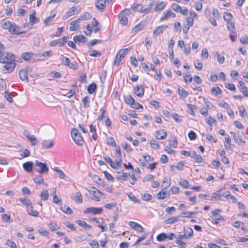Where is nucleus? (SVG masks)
I'll list each match as a JSON object with an SVG mask.
<instances>
[{"mask_svg":"<svg viewBox=\"0 0 248 248\" xmlns=\"http://www.w3.org/2000/svg\"><path fill=\"white\" fill-rule=\"evenodd\" d=\"M71 135L72 139L76 144L81 146L83 144L84 140L80 133L76 128H73L71 131Z\"/></svg>","mask_w":248,"mask_h":248,"instance_id":"1","label":"nucleus"},{"mask_svg":"<svg viewBox=\"0 0 248 248\" xmlns=\"http://www.w3.org/2000/svg\"><path fill=\"white\" fill-rule=\"evenodd\" d=\"M221 212V210L219 209H215L211 212L212 220L216 224H217L219 221H224L225 220L224 217L220 214Z\"/></svg>","mask_w":248,"mask_h":248,"instance_id":"2","label":"nucleus"},{"mask_svg":"<svg viewBox=\"0 0 248 248\" xmlns=\"http://www.w3.org/2000/svg\"><path fill=\"white\" fill-rule=\"evenodd\" d=\"M35 165L38 168L36 170L40 174L47 173L49 171V168L46 163H42L38 160H36Z\"/></svg>","mask_w":248,"mask_h":248,"instance_id":"3","label":"nucleus"},{"mask_svg":"<svg viewBox=\"0 0 248 248\" xmlns=\"http://www.w3.org/2000/svg\"><path fill=\"white\" fill-rule=\"evenodd\" d=\"M68 39V37L64 36L62 38L56 39L51 41L49 43V46H58L60 47L63 46L67 42Z\"/></svg>","mask_w":248,"mask_h":248,"instance_id":"4","label":"nucleus"},{"mask_svg":"<svg viewBox=\"0 0 248 248\" xmlns=\"http://www.w3.org/2000/svg\"><path fill=\"white\" fill-rule=\"evenodd\" d=\"M16 65V63L15 62L4 63L1 68V70L4 74L10 73L14 70Z\"/></svg>","mask_w":248,"mask_h":248,"instance_id":"5","label":"nucleus"},{"mask_svg":"<svg viewBox=\"0 0 248 248\" xmlns=\"http://www.w3.org/2000/svg\"><path fill=\"white\" fill-rule=\"evenodd\" d=\"M15 56L11 53H7L3 57L0 58V62L4 63L15 62Z\"/></svg>","mask_w":248,"mask_h":248,"instance_id":"6","label":"nucleus"},{"mask_svg":"<svg viewBox=\"0 0 248 248\" xmlns=\"http://www.w3.org/2000/svg\"><path fill=\"white\" fill-rule=\"evenodd\" d=\"M103 209L101 207H88L84 211V214L92 213L93 215L101 214L103 212Z\"/></svg>","mask_w":248,"mask_h":248,"instance_id":"7","label":"nucleus"},{"mask_svg":"<svg viewBox=\"0 0 248 248\" xmlns=\"http://www.w3.org/2000/svg\"><path fill=\"white\" fill-rule=\"evenodd\" d=\"M89 191L93 196V199L97 202L100 201V199L103 195V193L101 192L99 190H97L94 187H92L91 189Z\"/></svg>","mask_w":248,"mask_h":248,"instance_id":"8","label":"nucleus"},{"mask_svg":"<svg viewBox=\"0 0 248 248\" xmlns=\"http://www.w3.org/2000/svg\"><path fill=\"white\" fill-rule=\"evenodd\" d=\"M23 135L31 142V145L34 146L38 143V140L34 136L31 135L28 131L25 130L23 132Z\"/></svg>","mask_w":248,"mask_h":248,"instance_id":"9","label":"nucleus"},{"mask_svg":"<svg viewBox=\"0 0 248 248\" xmlns=\"http://www.w3.org/2000/svg\"><path fill=\"white\" fill-rule=\"evenodd\" d=\"M125 51L124 50H120L117 53L114 61V64L115 65H118L122 60L124 58L125 56Z\"/></svg>","mask_w":248,"mask_h":248,"instance_id":"10","label":"nucleus"},{"mask_svg":"<svg viewBox=\"0 0 248 248\" xmlns=\"http://www.w3.org/2000/svg\"><path fill=\"white\" fill-rule=\"evenodd\" d=\"M175 14L173 13L171 11H165L163 13L162 17L160 19V21L162 22L164 20H166L168 19V18H170V17H175Z\"/></svg>","mask_w":248,"mask_h":248,"instance_id":"11","label":"nucleus"},{"mask_svg":"<svg viewBox=\"0 0 248 248\" xmlns=\"http://www.w3.org/2000/svg\"><path fill=\"white\" fill-rule=\"evenodd\" d=\"M155 136L157 140H164L167 137V133L164 129H160L155 131Z\"/></svg>","mask_w":248,"mask_h":248,"instance_id":"12","label":"nucleus"},{"mask_svg":"<svg viewBox=\"0 0 248 248\" xmlns=\"http://www.w3.org/2000/svg\"><path fill=\"white\" fill-rule=\"evenodd\" d=\"M134 93L139 97H142L144 93V87L141 85H137L134 89Z\"/></svg>","mask_w":248,"mask_h":248,"instance_id":"13","label":"nucleus"},{"mask_svg":"<svg viewBox=\"0 0 248 248\" xmlns=\"http://www.w3.org/2000/svg\"><path fill=\"white\" fill-rule=\"evenodd\" d=\"M9 31L13 34H19L22 33L20 31V28L17 26L15 23H12Z\"/></svg>","mask_w":248,"mask_h":248,"instance_id":"14","label":"nucleus"},{"mask_svg":"<svg viewBox=\"0 0 248 248\" xmlns=\"http://www.w3.org/2000/svg\"><path fill=\"white\" fill-rule=\"evenodd\" d=\"M118 18L119 20V21L120 23L124 26H125L127 25L128 22V19L127 17L125 15V11H122L118 16Z\"/></svg>","mask_w":248,"mask_h":248,"instance_id":"15","label":"nucleus"},{"mask_svg":"<svg viewBox=\"0 0 248 248\" xmlns=\"http://www.w3.org/2000/svg\"><path fill=\"white\" fill-rule=\"evenodd\" d=\"M80 22L79 21H78V19L71 22L70 26L69 27V30L70 31H75L79 29L80 27Z\"/></svg>","mask_w":248,"mask_h":248,"instance_id":"16","label":"nucleus"},{"mask_svg":"<svg viewBox=\"0 0 248 248\" xmlns=\"http://www.w3.org/2000/svg\"><path fill=\"white\" fill-rule=\"evenodd\" d=\"M168 28V25H161L158 27L153 32L154 35L157 36L162 33L163 31Z\"/></svg>","mask_w":248,"mask_h":248,"instance_id":"17","label":"nucleus"},{"mask_svg":"<svg viewBox=\"0 0 248 248\" xmlns=\"http://www.w3.org/2000/svg\"><path fill=\"white\" fill-rule=\"evenodd\" d=\"M239 84L240 86V92L244 94L246 97L248 96V90L246 86H245V83L242 81H239Z\"/></svg>","mask_w":248,"mask_h":248,"instance_id":"18","label":"nucleus"},{"mask_svg":"<svg viewBox=\"0 0 248 248\" xmlns=\"http://www.w3.org/2000/svg\"><path fill=\"white\" fill-rule=\"evenodd\" d=\"M19 77L22 81L28 80V70L25 69H20L19 71Z\"/></svg>","mask_w":248,"mask_h":248,"instance_id":"19","label":"nucleus"},{"mask_svg":"<svg viewBox=\"0 0 248 248\" xmlns=\"http://www.w3.org/2000/svg\"><path fill=\"white\" fill-rule=\"evenodd\" d=\"M54 143L55 142L53 140H44L42 143V148L43 149L51 148L53 147Z\"/></svg>","mask_w":248,"mask_h":248,"instance_id":"20","label":"nucleus"},{"mask_svg":"<svg viewBox=\"0 0 248 248\" xmlns=\"http://www.w3.org/2000/svg\"><path fill=\"white\" fill-rule=\"evenodd\" d=\"M105 0H97L95 2L96 8L100 11H103L106 7Z\"/></svg>","mask_w":248,"mask_h":248,"instance_id":"21","label":"nucleus"},{"mask_svg":"<svg viewBox=\"0 0 248 248\" xmlns=\"http://www.w3.org/2000/svg\"><path fill=\"white\" fill-rule=\"evenodd\" d=\"M74 42L76 43L81 42L85 43L87 41V38L82 34L75 36L73 37Z\"/></svg>","mask_w":248,"mask_h":248,"instance_id":"22","label":"nucleus"},{"mask_svg":"<svg viewBox=\"0 0 248 248\" xmlns=\"http://www.w3.org/2000/svg\"><path fill=\"white\" fill-rule=\"evenodd\" d=\"M230 134L233 136L234 141L237 144L240 145L242 143H245V141L241 139V138L240 137L239 135L236 134L235 133L232 131H231L230 132Z\"/></svg>","mask_w":248,"mask_h":248,"instance_id":"23","label":"nucleus"},{"mask_svg":"<svg viewBox=\"0 0 248 248\" xmlns=\"http://www.w3.org/2000/svg\"><path fill=\"white\" fill-rule=\"evenodd\" d=\"M33 164L32 162H27L23 164V167L27 172H31L32 170Z\"/></svg>","mask_w":248,"mask_h":248,"instance_id":"24","label":"nucleus"},{"mask_svg":"<svg viewBox=\"0 0 248 248\" xmlns=\"http://www.w3.org/2000/svg\"><path fill=\"white\" fill-rule=\"evenodd\" d=\"M180 217V216L172 217H170V218L167 219L165 220V223L166 224H171L175 223L179 221Z\"/></svg>","mask_w":248,"mask_h":248,"instance_id":"25","label":"nucleus"},{"mask_svg":"<svg viewBox=\"0 0 248 248\" xmlns=\"http://www.w3.org/2000/svg\"><path fill=\"white\" fill-rule=\"evenodd\" d=\"M27 211L31 216L33 217L38 216L39 212L37 210H34L33 207L31 205L27 208Z\"/></svg>","mask_w":248,"mask_h":248,"instance_id":"26","label":"nucleus"},{"mask_svg":"<svg viewBox=\"0 0 248 248\" xmlns=\"http://www.w3.org/2000/svg\"><path fill=\"white\" fill-rule=\"evenodd\" d=\"M33 55V53L31 52H26L23 53L21 55V57L25 61H30L32 58Z\"/></svg>","mask_w":248,"mask_h":248,"instance_id":"27","label":"nucleus"},{"mask_svg":"<svg viewBox=\"0 0 248 248\" xmlns=\"http://www.w3.org/2000/svg\"><path fill=\"white\" fill-rule=\"evenodd\" d=\"M72 199L77 203H80L82 202V195L79 192H76L75 195L72 197Z\"/></svg>","mask_w":248,"mask_h":248,"instance_id":"28","label":"nucleus"},{"mask_svg":"<svg viewBox=\"0 0 248 248\" xmlns=\"http://www.w3.org/2000/svg\"><path fill=\"white\" fill-rule=\"evenodd\" d=\"M169 195L165 190L163 189L161 191L158 192L156 195V198L159 200L165 199Z\"/></svg>","mask_w":248,"mask_h":248,"instance_id":"29","label":"nucleus"},{"mask_svg":"<svg viewBox=\"0 0 248 248\" xmlns=\"http://www.w3.org/2000/svg\"><path fill=\"white\" fill-rule=\"evenodd\" d=\"M184 232L186 236V238H191L193 236V231L190 227L184 228Z\"/></svg>","mask_w":248,"mask_h":248,"instance_id":"30","label":"nucleus"},{"mask_svg":"<svg viewBox=\"0 0 248 248\" xmlns=\"http://www.w3.org/2000/svg\"><path fill=\"white\" fill-rule=\"evenodd\" d=\"M92 25L93 28V31L94 32H96L100 30V26L99 22L95 19V18L93 19L92 21Z\"/></svg>","mask_w":248,"mask_h":248,"instance_id":"31","label":"nucleus"},{"mask_svg":"<svg viewBox=\"0 0 248 248\" xmlns=\"http://www.w3.org/2000/svg\"><path fill=\"white\" fill-rule=\"evenodd\" d=\"M91 18V15L88 12H85L81 15L79 18H78V21L80 22L81 21L89 20Z\"/></svg>","mask_w":248,"mask_h":248,"instance_id":"32","label":"nucleus"},{"mask_svg":"<svg viewBox=\"0 0 248 248\" xmlns=\"http://www.w3.org/2000/svg\"><path fill=\"white\" fill-rule=\"evenodd\" d=\"M76 10V7H72L66 12V14L64 16L63 18L65 19L68 18L69 17L71 16L74 15Z\"/></svg>","mask_w":248,"mask_h":248,"instance_id":"33","label":"nucleus"},{"mask_svg":"<svg viewBox=\"0 0 248 248\" xmlns=\"http://www.w3.org/2000/svg\"><path fill=\"white\" fill-rule=\"evenodd\" d=\"M41 200L43 201H46L48 200L49 196V193L47 190H43L40 194Z\"/></svg>","mask_w":248,"mask_h":248,"instance_id":"34","label":"nucleus"},{"mask_svg":"<svg viewBox=\"0 0 248 248\" xmlns=\"http://www.w3.org/2000/svg\"><path fill=\"white\" fill-rule=\"evenodd\" d=\"M130 174H128L126 172H118V179L123 180L126 181L128 179Z\"/></svg>","mask_w":248,"mask_h":248,"instance_id":"35","label":"nucleus"},{"mask_svg":"<svg viewBox=\"0 0 248 248\" xmlns=\"http://www.w3.org/2000/svg\"><path fill=\"white\" fill-rule=\"evenodd\" d=\"M35 15L36 12L35 11H34L33 13L32 14L30 15L29 16L30 22L32 24H36L38 23L39 21V20L36 17Z\"/></svg>","mask_w":248,"mask_h":248,"instance_id":"36","label":"nucleus"},{"mask_svg":"<svg viewBox=\"0 0 248 248\" xmlns=\"http://www.w3.org/2000/svg\"><path fill=\"white\" fill-rule=\"evenodd\" d=\"M166 6V3L164 1L160 2L158 3L155 8V12H158L162 11L164 9Z\"/></svg>","mask_w":248,"mask_h":248,"instance_id":"37","label":"nucleus"},{"mask_svg":"<svg viewBox=\"0 0 248 248\" xmlns=\"http://www.w3.org/2000/svg\"><path fill=\"white\" fill-rule=\"evenodd\" d=\"M53 170L56 173H57L60 178L62 179H64L65 178L66 175L62 170H60L58 167H55Z\"/></svg>","mask_w":248,"mask_h":248,"instance_id":"38","label":"nucleus"},{"mask_svg":"<svg viewBox=\"0 0 248 248\" xmlns=\"http://www.w3.org/2000/svg\"><path fill=\"white\" fill-rule=\"evenodd\" d=\"M124 100L125 103L130 106H131L135 102L133 97L130 95L125 96L124 97Z\"/></svg>","mask_w":248,"mask_h":248,"instance_id":"39","label":"nucleus"},{"mask_svg":"<svg viewBox=\"0 0 248 248\" xmlns=\"http://www.w3.org/2000/svg\"><path fill=\"white\" fill-rule=\"evenodd\" d=\"M76 222L84 229H90L92 228L91 226L88 224L85 221L78 220Z\"/></svg>","mask_w":248,"mask_h":248,"instance_id":"40","label":"nucleus"},{"mask_svg":"<svg viewBox=\"0 0 248 248\" xmlns=\"http://www.w3.org/2000/svg\"><path fill=\"white\" fill-rule=\"evenodd\" d=\"M56 16V12L55 11H53V14H52V15L50 16L47 17L46 18L45 20V24L46 26H48L50 25L51 22L52 21L53 18Z\"/></svg>","mask_w":248,"mask_h":248,"instance_id":"41","label":"nucleus"},{"mask_svg":"<svg viewBox=\"0 0 248 248\" xmlns=\"http://www.w3.org/2000/svg\"><path fill=\"white\" fill-rule=\"evenodd\" d=\"M197 213L194 212H191L189 211H186L184 212H183L181 214V215H180V217H192L193 215H197Z\"/></svg>","mask_w":248,"mask_h":248,"instance_id":"42","label":"nucleus"},{"mask_svg":"<svg viewBox=\"0 0 248 248\" xmlns=\"http://www.w3.org/2000/svg\"><path fill=\"white\" fill-rule=\"evenodd\" d=\"M178 93L179 95L182 98H186L188 95V93L187 91L183 89H178Z\"/></svg>","mask_w":248,"mask_h":248,"instance_id":"43","label":"nucleus"},{"mask_svg":"<svg viewBox=\"0 0 248 248\" xmlns=\"http://www.w3.org/2000/svg\"><path fill=\"white\" fill-rule=\"evenodd\" d=\"M104 159L107 163L109 164L111 167L113 169H116V164H115V162L112 161V159L109 156H104Z\"/></svg>","mask_w":248,"mask_h":248,"instance_id":"44","label":"nucleus"},{"mask_svg":"<svg viewBox=\"0 0 248 248\" xmlns=\"http://www.w3.org/2000/svg\"><path fill=\"white\" fill-rule=\"evenodd\" d=\"M34 182L36 184H44V179L41 175L36 176L33 179Z\"/></svg>","mask_w":248,"mask_h":248,"instance_id":"45","label":"nucleus"},{"mask_svg":"<svg viewBox=\"0 0 248 248\" xmlns=\"http://www.w3.org/2000/svg\"><path fill=\"white\" fill-rule=\"evenodd\" d=\"M145 25V24L142 22H140L138 24H137L136 26H135L134 28L132 29V32L134 33H135L137 31L141 30L142 29Z\"/></svg>","mask_w":248,"mask_h":248,"instance_id":"46","label":"nucleus"},{"mask_svg":"<svg viewBox=\"0 0 248 248\" xmlns=\"http://www.w3.org/2000/svg\"><path fill=\"white\" fill-rule=\"evenodd\" d=\"M61 210L65 214L68 215H71L73 213L72 210L69 207L66 206H63L61 207Z\"/></svg>","mask_w":248,"mask_h":248,"instance_id":"47","label":"nucleus"},{"mask_svg":"<svg viewBox=\"0 0 248 248\" xmlns=\"http://www.w3.org/2000/svg\"><path fill=\"white\" fill-rule=\"evenodd\" d=\"M181 154L184 155H188L192 158H193L194 156H195V151H186V150H182L181 151Z\"/></svg>","mask_w":248,"mask_h":248,"instance_id":"48","label":"nucleus"},{"mask_svg":"<svg viewBox=\"0 0 248 248\" xmlns=\"http://www.w3.org/2000/svg\"><path fill=\"white\" fill-rule=\"evenodd\" d=\"M211 93L214 95H217L222 93V91L219 87H212L211 89Z\"/></svg>","mask_w":248,"mask_h":248,"instance_id":"49","label":"nucleus"},{"mask_svg":"<svg viewBox=\"0 0 248 248\" xmlns=\"http://www.w3.org/2000/svg\"><path fill=\"white\" fill-rule=\"evenodd\" d=\"M12 22L9 20L4 21L1 24V27L4 29H7L9 30L11 26Z\"/></svg>","mask_w":248,"mask_h":248,"instance_id":"50","label":"nucleus"},{"mask_svg":"<svg viewBox=\"0 0 248 248\" xmlns=\"http://www.w3.org/2000/svg\"><path fill=\"white\" fill-rule=\"evenodd\" d=\"M83 104V107L88 108L90 107V98L88 96H85L82 100Z\"/></svg>","mask_w":248,"mask_h":248,"instance_id":"51","label":"nucleus"},{"mask_svg":"<svg viewBox=\"0 0 248 248\" xmlns=\"http://www.w3.org/2000/svg\"><path fill=\"white\" fill-rule=\"evenodd\" d=\"M132 10L136 12H140L142 11L143 9V5L142 4H134L132 7Z\"/></svg>","mask_w":248,"mask_h":248,"instance_id":"52","label":"nucleus"},{"mask_svg":"<svg viewBox=\"0 0 248 248\" xmlns=\"http://www.w3.org/2000/svg\"><path fill=\"white\" fill-rule=\"evenodd\" d=\"M19 201L27 207L31 204V202L27 199L20 198Z\"/></svg>","mask_w":248,"mask_h":248,"instance_id":"53","label":"nucleus"},{"mask_svg":"<svg viewBox=\"0 0 248 248\" xmlns=\"http://www.w3.org/2000/svg\"><path fill=\"white\" fill-rule=\"evenodd\" d=\"M96 89V85L94 83H92L88 87V92L90 94L93 93Z\"/></svg>","mask_w":248,"mask_h":248,"instance_id":"54","label":"nucleus"},{"mask_svg":"<svg viewBox=\"0 0 248 248\" xmlns=\"http://www.w3.org/2000/svg\"><path fill=\"white\" fill-rule=\"evenodd\" d=\"M166 239H167V234L165 233H161L156 237V239L159 242L164 241Z\"/></svg>","mask_w":248,"mask_h":248,"instance_id":"55","label":"nucleus"},{"mask_svg":"<svg viewBox=\"0 0 248 248\" xmlns=\"http://www.w3.org/2000/svg\"><path fill=\"white\" fill-rule=\"evenodd\" d=\"M47 226L52 231H55L59 228L58 225L53 222L48 223Z\"/></svg>","mask_w":248,"mask_h":248,"instance_id":"56","label":"nucleus"},{"mask_svg":"<svg viewBox=\"0 0 248 248\" xmlns=\"http://www.w3.org/2000/svg\"><path fill=\"white\" fill-rule=\"evenodd\" d=\"M89 54L91 57H99L101 55V53L96 50H92L89 52Z\"/></svg>","mask_w":248,"mask_h":248,"instance_id":"57","label":"nucleus"},{"mask_svg":"<svg viewBox=\"0 0 248 248\" xmlns=\"http://www.w3.org/2000/svg\"><path fill=\"white\" fill-rule=\"evenodd\" d=\"M93 31V28L90 24H88L86 27V29L84 30V32L85 33L86 35L91 36L92 32Z\"/></svg>","mask_w":248,"mask_h":248,"instance_id":"58","label":"nucleus"},{"mask_svg":"<svg viewBox=\"0 0 248 248\" xmlns=\"http://www.w3.org/2000/svg\"><path fill=\"white\" fill-rule=\"evenodd\" d=\"M239 111L240 115L242 117H245L247 116V113L244 106H241L239 107Z\"/></svg>","mask_w":248,"mask_h":248,"instance_id":"59","label":"nucleus"},{"mask_svg":"<svg viewBox=\"0 0 248 248\" xmlns=\"http://www.w3.org/2000/svg\"><path fill=\"white\" fill-rule=\"evenodd\" d=\"M216 57H217V60L219 63L222 64L225 61V58L223 56H221L218 52L215 53Z\"/></svg>","mask_w":248,"mask_h":248,"instance_id":"60","label":"nucleus"},{"mask_svg":"<svg viewBox=\"0 0 248 248\" xmlns=\"http://www.w3.org/2000/svg\"><path fill=\"white\" fill-rule=\"evenodd\" d=\"M107 143L108 145H111V146H116L115 140L112 137H108L107 138Z\"/></svg>","mask_w":248,"mask_h":248,"instance_id":"61","label":"nucleus"},{"mask_svg":"<svg viewBox=\"0 0 248 248\" xmlns=\"http://www.w3.org/2000/svg\"><path fill=\"white\" fill-rule=\"evenodd\" d=\"M223 18L226 21H231L232 18V16L230 13L226 12L223 16Z\"/></svg>","mask_w":248,"mask_h":248,"instance_id":"62","label":"nucleus"},{"mask_svg":"<svg viewBox=\"0 0 248 248\" xmlns=\"http://www.w3.org/2000/svg\"><path fill=\"white\" fill-rule=\"evenodd\" d=\"M141 198L144 201H150L152 200L153 197L148 193H144L141 195Z\"/></svg>","mask_w":248,"mask_h":248,"instance_id":"63","label":"nucleus"},{"mask_svg":"<svg viewBox=\"0 0 248 248\" xmlns=\"http://www.w3.org/2000/svg\"><path fill=\"white\" fill-rule=\"evenodd\" d=\"M149 143L151 146L155 149H158L159 148V145L158 142L155 140H151L149 141Z\"/></svg>","mask_w":248,"mask_h":248,"instance_id":"64","label":"nucleus"}]
</instances>
